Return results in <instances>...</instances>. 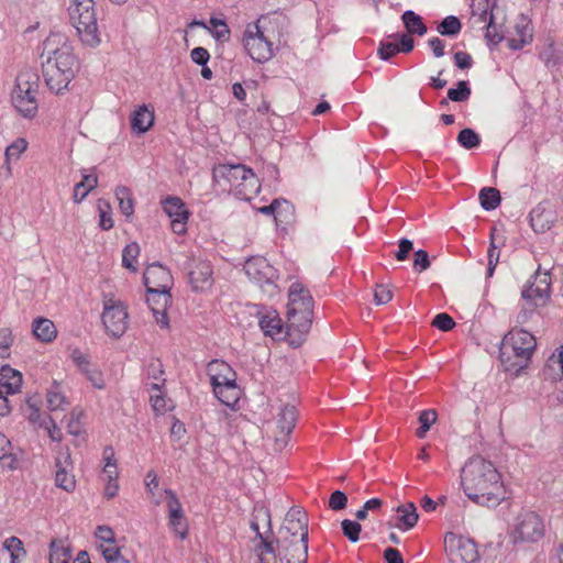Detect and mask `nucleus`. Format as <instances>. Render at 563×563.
Returning a JSON list of instances; mask_svg holds the SVG:
<instances>
[{
  "label": "nucleus",
  "mask_w": 563,
  "mask_h": 563,
  "mask_svg": "<svg viewBox=\"0 0 563 563\" xmlns=\"http://www.w3.org/2000/svg\"><path fill=\"white\" fill-rule=\"evenodd\" d=\"M42 74L47 88L56 95L69 90L79 70L71 41L63 33H51L43 42Z\"/></svg>",
  "instance_id": "f257e3e1"
},
{
  "label": "nucleus",
  "mask_w": 563,
  "mask_h": 563,
  "mask_svg": "<svg viewBox=\"0 0 563 563\" xmlns=\"http://www.w3.org/2000/svg\"><path fill=\"white\" fill-rule=\"evenodd\" d=\"M461 486L473 503L497 506L505 499V486L495 465L482 456L471 457L461 471Z\"/></svg>",
  "instance_id": "f03ea898"
},
{
  "label": "nucleus",
  "mask_w": 563,
  "mask_h": 563,
  "mask_svg": "<svg viewBox=\"0 0 563 563\" xmlns=\"http://www.w3.org/2000/svg\"><path fill=\"white\" fill-rule=\"evenodd\" d=\"M313 298L300 282H294L288 289L287 331L291 344H300L312 324Z\"/></svg>",
  "instance_id": "7ed1b4c3"
},
{
  "label": "nucleus",
  "mask_w": 563,
  "mask_h": 563,
  "mask_svg": "<svg viewBox=\"0 0 563 563\" xmlns=\"http://www.w3.org/2000/svg\"><path fill=\"white\" fill-rule=\"evenodd\" d=\"M213 183L222 190L242 200H251L261 190V184L252 169L244 165L222 164L213 168Z\"/></svg>",
  "instance_id": "20e7f679"
},
{
  "label": "nucleus",
  "mask_w": 563,
  "mask_h": 563,
  "mask_svg": "<svg viewBox=\"0 0 563 563\" xmlns=\"http://www.w3.org/2000/svg\"><path fill=\"white\" fill-rule=\"evenodd\" d=\"M537 342L536 338L522 329H511L503 339L499 355L506 371H518L528 364Z\"/></svg>",
  "instance_id": "39448f33"
},
{
  "label": "nucleus",
  "mask_w": 563,
  "mask_h": 563,
  "mask_svg": "<svg viewBox=\"0 0 563 563\" xmlns=\"http://www.w3.org/2000/svg\"><path fill=\"white\" fill-rule=\"evenodd\" d=\"M40 75L33 68H23L15 78L11 99L14 108L25 118H33L38 110Z\"/></svg>",
  "instance_id": "423d86ee"
},
{
  "label": "nucleus",
  "mask_w": 563,
  "mask_h": 563,
  "mask_svg": "<svg viewBox=\"0 0 563 563\" xmlns=\"http://www.w3.org/2000/svg\"><path fill=\"white\" fill-rule=\"evenodd\" d=\"M207 374L214 396L225 406L234 407L241 397L234 369L224 361L213 360L207 366Z\"/></svg>",
  "instance_id": "0eeeda50"
},
{
  "label": "nucleus",
  "mask_w": 563,
  "mask_h": 563,
  "mask_svg": "<svg viewBox=\"0 0 563 563\" xmlns=\"http://www.w3.org/2000/svg\"><path fill=\"white\" fill-rule=\"evenodd\" d=\"M68 13L81 42L90 47L98 46L101 37L98 32L93 0H71Z\"/></svg>",
  "instance_id": "6e6552de"
},
{
  "label": "nucleus",
  "mask_w": 563,
  "mask_h": 563,
  "mask_svg": "<svg viewBox=\"0 0 563 563\" xmlns=\"http://www.w3.org/2000/svg\"><path fill=\"white\" fill-rule=\"evenodd\" d=\"M276 542L277 547L285 548L308 544V517L302 509L292 507L288 510Z\"/></svg>",
  "instance_id": "1a4fd4ad"
},
{
  "label": "nucleus",
  "mask_w": 563,
  "mask_h": 563,
  "mask_svg": "<svg viewBox=\"0 0 563 563\" xmlns=\"http://www.w3.org/2000/svg\"><path fill=\"white\" fill-rule=\"evenodd\" d=\"M244 272L249 279L256 284L263 292L273 297L279 292L276 280L277 271L262 256H253L244 264Z\"/></svg>",
  "instance_id": "9d476101"
},
{
  "label": "nucleus",
  "mask_w": 563,
  "mask_h": 563,
  "mask_svg": "<svg viewBox=\"0 0 563 563\" xmlns=\"http://www.w3.org/2000/svg\"><path fill=\"white\" fill-rule=\"evenodd\" d=\"M243 46L256 63H265L274 57L273 43L266 36L260 21L246 25L243 34Z\"/></svg>",
  "instance_id": "9b49d317"
},
{
  "label": "nucleus",
  "mask_w": 563,
  "mask_h": 563,
  "mask_svg": "<svg viewBox=\"0 0 563 563\" xmlns=\"http://www.w3.org/2000/svg\"><path fill=\"white\" fill-rule=\"evenodd\" d=\"M265 521L268 527V531L272 530L271 512L264 507H255L253 512V520L251 521V528L255 532L254 542V554L258 560V563H277V554L273 542L268 541L263 533L260 531L258 521Z\"/></svg>",
  "instance_id": "f8f14e48"
},
{
  "label": "nucleus",
  "mask_w": 563,
  "mask_h": 563,
  "mask_svg": "<svg viewBox=\"0 0 563 563\" xmlns=\"http://www.w3.org/2000/svg\"><path fill=\"white\" fill-rule=\"evenodd\" d=\"M543 536L544 525L541 517L533 511H527L518 517L510 539L514 543H534Z\"/></svg>",
  "instance_id": "ddd939ff"
},
{
  "label": "nucleus",
  "mask_w": 563,
  "mask_h": 563,
  "mask_svg": "<svg viewBox=\"0 0 563 563\" xmlns=\"http://www.w3.org/2000/svg\"><path fill=\"white\" fill-rule=\"evenodd\" d=\"M551 278L538 271L522 289L521 297L533 307L544 306L550 298Z\"/></svg>",
  "instance_id": "4468645a"
},
{
  "label": "nucleus",
  "mask_w": 563,
  "mask_h": 563,
  "mask_svg": "<svg viewBox=\"0 0 563 563\" xmlns=\"http://www.w3.org/2000/svg\"><path fill=\"white\" fill-rule=\"evenodd\" d=\"M297 421V409L292 405H285L280 408L276 418V429L274 434V449L282 451L289 442L290 434L295 429Z\"/></svg>",
  "instance_id": "2eb2a0df"
},
{
  "label": "nucleus",
  "mask_w": 563,
  "mask_h": 563,
  "mask_svg": "<svg viewBox=\"0 0 563 563\" xmlns=\"http://www.w3.org/2000/svg\"><path fill=\"white\" fill-rule=\"evenodd\" d=\"M445 549L453 562L473 563L478 559L476 544L471 539L453 533L445 537Z\"/></svg>",
  "instance_id": "dca6fc26"
},
{
  "label": "nucleus",
  "mask_w": 563,
  "mask_h": 563,
  "mask_svg": "<svg viewBox=\"0 0 563 563\" xmlns=\"http://www.w3.org/2000/svg\"><path fill=\"white\" fill-rule=\"evenodd\" d=\"M129 327V312L126 305L121 300L108 298V334L121 338Z\"/></svg>",
  "instance_id": "f3484780"
},
{
  "label": "nucleus",
  "mask_w": 563,
  "mask_h": 563,
  "mask_svg": "<svg viewBox=\"0 0 563 563\" xmlns=\"http://www.w3.org/2000/svg\"><path fill=\"white\" fill-rule=\"evenodd\" d=\"M213 271L209 262L192 258L188 265V278L192 290L206 291L213 284Z\"/></svg>",
  "instance_id": "a211bd4d"
},
{
  "label": "nucleus",
  "mask_w": 563,
  "mask_h": 563,
  "mask_svg": "<svg viewBox=\"0 0 563 563\" xmlns=\"http://www.w3.org/2000/svg\"><path fill=\"white\" fill-rule=\"evenodd\" d=\"M143 278L147 291L169 292L174 283L169 269L159 263L148 265Z\"/></svg>",
  "instance_id": "6ab92c4d"
},
{
  "label": "nucleus",
  "mask_w": 563,
  "mask_h": 563,
  "mask_svg": "<svg viewBox=\"0 0 563 563\" xmlns=\"http://www.w3.org/2000/svg\"><path fill=\"white\" fill-rule=\"evenodd\" d=\"M163 209L170 219V228L176 234H184L187 231L189 212L178 197H168L163 201Z\"/></svg>",
  "instance_id": "aec40b11"
},
{
  "label": "nucleus",
  "mask_w": 563,
  "mask_h": 563,
  "mask_svg": "<svg viewBox=\"0 0 563 563\" xmlns=\"http://www.w3.org/2000/svg\"><path fill=\"white\" fill-rule=\"evenodd\" d=\"M413 38L408 34H391L382 40L377 54L383 60H388L399 52L409 53L413 49Z\"/></svg>",
  "instance_id": "412c9836"
},
{
  "label": "nucleus",
  "mask_w": 563,
  "mask_h": 563,
  "mask_svg": "<svg viewBox=\"0 0 563 563\" xmlns=\"http://www.w3.org/2000/svg\"><path fill=\"white\" fill-rule=\"evenodd\" d=\"M165 495L169 526L176 536L180 539H185L188 534V525L184 516L181 504L173 490L165 489Z\"/></svg>",
  "instance_id": "4be33fe9"
},
{
  "label": "nucleus",
  "mask_w": 563,
  "mask_h": 563,
  "mask_svg": "<svg viewBox=\"0 0 563 563\" xmlns=\"http://www.w3.org/2000/svg\"><path fill=\"white\" fill-rule=\"evenodd\" d=\"M533 38V27L531 21L521 14L515 24L514 32L507 37V45L514 51L521 49L530 44Z\"/></svg>",
  "instance_id": "5701e85b"
},
{
  "label": "nucleus",
  "mask_w": 563,
  "mask_h": 563,
  "mask_svg": "<svg viewBox=\"0 0 563 563\" xmlns=\"http://www.w3.org/2000/svg\"><path fill=\"white\" fill-rule=\"evenodd\" d=\"M55 483L59 488L70 493L76 487V479L73 474V463L68 452L60 453L56 460Z\"/></svg>",
  "instance_id": "b1692460"
},
{
  "label": "nucleus",
  "mask_w": 563,
  "mask_h": 563,
  "mask_svg": "<svg viewBox=\"0 0 563 563\" xmlns=\"http://www.w3.org/2000/svg\"><path fill=\"white\" fill-rule=\"evenodd\" d=\"M156 322L162 328H168L167 308L170 303V292L165 291H147L146 299Z\"/></svg>",
  "instance_id": "393cba45"
},
{
  "label": "nucleus",
  "mask_w": 563,
  "mask_h": 563,
  "mask_svg": "<svg viewBox=\"0 0 563 563\" xmlns=\"http://www.w3.org/2000/svg\"><path fill=\"white\" fill-rule=\"evenodd\" d=\"M70 357L96 388H103L104 379L102 372L91 364L86 354L76 349L71 352Z\"/></svg>",
  "instance_id": "a878e982"
},
{
  "label": "nucleus",
  "mask_w": 563,
  "mask_h": 563,
  "mask_svg": "<svg viewBox=\"0 0 563 563\" xmlns=\"http://www.w3.org/2000/svg\"><path fill=\"white\" fill-rule=\"evenodd\" d=\"M555 221L556 214L554 210L545 205L540 203L530 212V224L537 233L547 232L552 228Z\"/></svg>",
  "instance_id": "bb28decb"
},
{
  "label": "nucleus",
  "mask_w": 563,
  "mask_h": 563,
  "mask_svg": "<svg viewBox=\"0 0 563 563\" xmlns=\"http://www.w3.org/2000/svg\"><path fill=\"white\" fill-rule=\"evenodd\" d=\"M154 123V109L151 106H139L131 115V128L137 135L145 133Z\"/></svg>",
  "instance_id": "cd10ccee"
},
{
  "label": "nucleus",
  "mask_w": 563,
  "mask_h": 563,
  "mask_svg": "<svg viewBox=\"0 0 563 563\" xmlns=\"http://www.w3.org/2000/svg\"><path fill=\"white\" fill-rule=\"evenodd\" d=\"M22 387V374L4 365L0 368V388L7 394H18Z\"/></svg>",
  "instance_id": "c85d7f7f"
},
{
  "label": "nucleus",
  "mask_w": 563,
  "mask_h": 563,
  "mask_svg": "<svg viewBox=\"0 0 563 563\" xmlns=\"http://www.w3.org/2000/svg\"><path fill=\"white\" fill-rule=\"evenodd\" d=\"M32 330L34 336L43 343H51L57 336L56 325L47 318L38 317L34 319Z\"/></svg>",
  "instance_id": "c756f323"
},
{
  "label": "nucleus",
  "mask_w": 563,
  "mask_h": 563,
  "mask_svg": "<svg viewBox=\"0 0 563 563\" xmlns=\"http://www.w3.org/2000/svg\"><path fill=\"white\" fill-rule=\"evenodd\" d=\"M260 327L265 335L279 339L284 334L283 321L277 311H269L260 318Z\"/></svg>",
  "instance_id": "7c9ffc66"
},
{
  "label": "nucleus",
  "mask_w": 563,
  "mask_h": 563,
  "mask_svg": "<svg viewBox=\"0 0 563 563\" xmlns=\"http://www.w3.org/2000/svg\"><path fill=\"white\" fill-rule=\"evenodd\" d=\"M282 563H307L308 544H297L291 548L278 547Z\"/></svg>",
  "instance_id": "2f4dec72"
},
{
  "label": "nucleus",
  "mask_w": 563,
  "mask_h": 563,
  "mask_svg": "<svg viewBox=\"0 0 563 563\" xmlns=\"http://www.w3.org/2000/svg\"><path fill=\"white\" fill-rule=\"evenodd\" d=\"M150 386V401L153 410L157 415H163L172 409L170 401L166 398L165 394L162 391V387L158 382L148 383Z\"/></svg>",
  "instance_id": "473e14b6"
},
{
  "label": "nucleus",
  "mask_w": 563,
  "mask_h": 563,
  "mask_svg": "<svg viewBox=\"0 0 563 563\" xmlns=\"http://www.w3.org/2000/svg\"><path fill=\"white\" fill-rule=\"evenodd\" d=\"M396 511L398 515L397 527L399 529L409 530L417 525L419 516L413 503L400 505L397 507Z\"/></svg>",
  "instance_id": "72a5a7b5"
},
{
  "label": "nucleus",
  "mask_w": 563,
  "mask_h": 563,
  "mask_svg": "<svg viewBox=\"0 0 563 563\" xmlns=\"http://www.w3.org/2000/svg\"><path fill=\"white\" fill-rule=\"evenodd\" d=\"M114 197L121 213L125 216L126 219H130L134 213V199L131 190L128 187L119 186L114 190Z\"/></svg>",
  "instance_id": "f704fd0d"
},
{
  "label": "nucleus",
  "mask_w": 563,
  "mask_h": 563,
  "mask_svg": "<svg viewBox=\"0 0 563 563\" xmlns=\"http://www.w3.org/2000/svg\"><path fill=\"white\" fill-rule=\"evenodd\" d=\"M71 553L62 539H53L49 543V563H69Z\"/></svg>",
  "instance_id": "c9c22d12"
},
{
  "label": "nucleus",
  "mask_w": 563,
  "mask_h": 563,
  "mask_svg": "<svg viewBox=\"0 0 563 563\" xmlns=\"http://www.w3.org/2000/svg\"><path fill=\"white\" fill-rule=\"evenodd\" d=\"M98 185V178L93 174L84 175L82 179L74 187L73 199L76 203L81 202L88 194Z\"/></svg>",
  "instance_id": "e433bc0d"
},
{
  "label": "nucleus",
  "mask_w": 563,
  "mask_h": 563,
  "mask_svg": "<svg viewBox=\"0 0 563 563\" xmlns=\"http://www.w3.org/2000/svg\"><path fill=\"white\" fill-rule=\"evenodd\" d=\"M108 563H131L126 549L119 548L113 539V532L108 528Z\"/></svg>",
  "instance_id": "4c0bfd02"
},
{
  "label": "nucleus",
  "mask_w": 563,
  "mask_h": 563,
  "mask_svg": "<svg viewBox=\"0 0 563 563\" xmlns=\"http://www.w3.org/2000/svg\"><path fill=\"white\" fill-rule=\"evenodd\" d=\"M402 21L408 31V35L409 34H418V35L422 36L427 33V26L422 22L421 16L411 10H407L404 12Z\"/></svg>",
  "instance_id": "58836bf2"
},
{
  "label": "nucleus",
  "mask_w": 563,
  "mask_h": 563,
  "mask_svg": "<svg viewBox=\"0 0 563 563\" xmlns=\"http://www.w3.org/2000/svg\"><path fill=\"white\" fill-rule=\"evenodd\" d=\"M481 206L485 210H494L500 203V194L496 188L486 187L479 191Z\"/></svg>",
  "instance_id": "ea45409f"
},
{
  "label": "nucleus",
  "mask_w": 563,
  "mask_h": 563,
  "mask_svg": "<svg viewBox=\"0 0 563 563\" xmlns=\"http://www.w3.org/2000/svg\"><path fill=\"white\" fill-rule=\"evenodd\" d=\"M140 255V246L137 243L132 242L128 244L122 252V265L123 267L135 273L137 271L136 261Z\"/></svg>",
  "instance_id": "a19ab883"
},
{
  "label": "nucleus",
  "mask_w": 563,
  "mask_h": 563,
  "mask_svg": "<svg viewBox=\"0 0 563 563\" xmlns=\"http://www.w3.org/2000/svg\"><path fill=\"white\" fill-rule=\"evenodd\" d=\"M540 59L545 64L547 67L553 68L559 66L563 62V56L559 52L553 43L548 44L539 54Z\"/></svg>",
  "instance_id": "79ce46f5"
},
{
  "label": "nucleus",
  "mask_w": 563,
  "mask_h": 563,
  "mask_svg": "<svg viewBox=\"0 0 563 563\" xmlns=\"http://www.w3.org/2000/svg\"><path fill=\"white\" fill-rule=\"evenodd\" d=\"M462 24L454 15H448L438 25L437 31L444 36H455L461 32Z\"/></svg>",
  "instance_id": "37998d69"
},
{
  "label": "nucleus",
  "mask_w": 563,
  "mask_h": 563,
  "mask_svg": "<svg viewBox=\"0 0 563 563\" xmlns=\"http://www.w3.org/2000/svg\"><path fill=\"white\" fill-rule=\"evenodd\" d=\"M119 471L115 461L108 456V498L115 497L119 493L120 486L118 482Z\"/></svg>",
  "instance_id": "c03bdc74"
},
{
  "label": "nucleus",
  "mask_w": 563,
  "mask_h": 563,
  "mask_svg": "<svg viewBox=\"0 0 563 563\" xmlns=\"http://www.w3.org/2000/svg\"><path fill=\"white\" fill-rule=\"evenodd\" d=\"M3 548L10 553L12 563L19 562L25 555L23 543L16 537L5 539Z\"/></svg>",
  "instance_id": "a18cd8bd"
},
{
  "label": "nucleus",
  "mask_w": 563,
  "mask_h": 563,
  "mask_svg": "<svg viewBox=\"0 0 563 563\" xmlns=\"http://www.w3.org/2000/svg\"><path fill=\"white\" fill-rule=\"evenodd\" d=\"M435 410L429 409L420 412L419 422L420 427L417 430V437L423 439L431 426L437 421Z\"/></svg>",
  "instance_id": "49530a36"
},
{
  "label": "nucleus",
  "mask_w": 563,
  "mask_h": 563,
  "mask_svg": "<svg viewBox=\"0 0 563 563\" xmlns=\"http://www.w3.org/2000/svg\"><path fill=\"white\" fill-rule=\"evenodd\" d=\"M471 96V88L468 82L461 80L457 82L456 88H450L448 90V98L454 102H463L468 100Z\"/></svg>",
  "instance_id": "de8ad7c7"
},
{
  "label": "nucleus",
  "mask_w": 563,
  "mask_h": 563,
  "mask_svg": "<svg viewBox=\"0 0 563 563\" xmlns=\"http://www.w3.org/2000/svg\"><path fill=\"white\" fill-rule=\"evenodd\" d=\"M210 31L217 41H228L230 38V29L228 24L218 18L209 20Z\"/></svg>",
  "instance_id": "09e8293b"
},
{
  "label": "nucleus",
  "mask_w": 563,
  "mask_h": 563,
  "mask_svg": "<svg viewBox=\"0 0 563 563\" xmlns=\"http://www.w3.org/2000/svg\"><path fill=\"white\" fill-rule=\"evenodd\" d=\"M341 528H342L343 534L352 543H356L360 540V533L362 531V526L358 521L344 519L341 521Z\"/></svg>",
  "instance_id": "8fccbe9b"
},
{
  "label": "nucleus",
  "mask_w": 563,
  "mask_h": 563,
  "mask_svg": "<svg viewBox=\"0 0 563 563\" xmlns=\"http://www.w3.org/2000/svg\"><path fill=\"white\" fill-rule=\"evenodd\" d=\"M494 10H482L478 12L471 11V23L474 27H478L479 30H484L486 25L492 24L494 22Z\"/></svg>",
  "instance_id": "3c124183"
},
{
  "label": "nucleus",
  "mask_w": 563,
  "mask_h": 563,
  "mask_svg": "<svg viewBox=\"0 0 563 563\" xmlns=\"http://www.w3.org/2000/svg\"><path fill=\"white\" fill-rule=\"evenodd\" d=\"M14 342V336L11 329H0V358H8L10 356V350Z\"/></svg>",
  "instance_id": "603ef678"
},
{
  "label": "nucleus",
  "mask_w": 563,
  "mask_h": 563,
  "mask_svg": "<svg viewBox=\"0 0 563 563\" xmlns=\"http://www.w3.org/2000/svg\"><path fill=\"white\" fill-rule=\"evenodd\" d=\"M26 151V143H11L5 148V165L8 175H11V162L20 158L21 154Z\"/></svg>",
  "instance_id": "864d4df0"
},
{
  "label": "nucleus",
  "mask_w": 563,
  "mask_h": 563,
  "mask_svg": "<svg viewBox=\"0 0 563 563\" xmlns=\"http://www.w3.org/2000/svg\"><path fill=\"white\" fill-rule=\"evenodd\" d=\"M500 250L496 246L494 240V233L490 234V244L487 252V276L492 277L494 275L495 268L499 262Z\"/></svg>",
  "instance_id": "5fc2aeb1"
},
{
  "label": "nucleus",
  "mask_w": 563,
  "mask_h": 563,
  "mask_svg": "<svg viewBox=\"0 0 563 563\" xmlns=\"http://www.w3.org/2000/svg\"><path fill=\"white\" fill-rule=\"evenodd\" d=\"M0 460H9L8 467L16 468L18 460L11 454V443L4 434L0 432Z\"/></svg>",
  "instance_id": "6e6d98bb"
},
{
  "label": "nucleus",
  "mask_w": 563,
  "mask_h": 563,
  "mask_svg": "<svg viewBox=\"0 0 563 563\" xmlns=\"http://www.w3.org/2000/svg\"><path fill=\"white\" fill-rule=\"evenodd\" d=\"M65 404H66V399H65L64 395L57 389V387H54L48 390L47 407L51 410L62 409Z\"/></svg>",
  "instance_id": "4d7b16f0"
},
{
  "label": "nucleus",
  "mask_w": 563,
  "mask_h": 563,
  "mask_svg": "<svg viewBox=\"0 0 563 563\" xmlns=\"http://www.w3.org/2000/svg\"><path fill=\"white\" fill-rule=\"evenodd\" d=\"M432 325L441 331H450L455 327V321L448 313H439L432 320Z\"/></svg>",
  "instance_id": "13d9d810"
},
{
  "label": "nucleus",
  "mask_w": 563,
  "mask_h": 563,
  "mask_svg": "<svg viewBox=\"0 0 563 563\" xmlns=\"http://www.w3.org/2000/svg\"><path fill=\"white\" fill-rule=\"evenodd\" d=\"M163 365L162 363L156 360L152 361L147 366V375L150 379H153V382H158L161 387L164 386L165 379L163 378Z\"/></svg>",
  "instance_id": "bf43d9fd"
},
{
  "label": "nucleus",
  "mask_w": 563,
  "mask_h": 563,
  "mask_svg": "<svg viewBox=\"0 0 563 563\" xmlns=\"http://www.w3.org/2000/svg\"><path fill=\"white\" fill-rule=\"evenodd\" d=\"M393 299V292L388 286L378 284L374 291V300L377 305L388 303Z\"/></svg>",
  "instance_id": "052dcab7"
},
{
  "label": "nucleus",
  "mask_w": 563,
  "mask_h": 563,
  "mask_svg": "<svg viewBox=\"0 0 563 563\" xmlns=\"http://www.w3.org/2000/svg\"><path fill=\"white\" fill-rule=\"evenodd\" d=\"M347 497L341 490H335L331 494L329 499V507L334 511L342 510L346 507Z\"/></svg>",
  "instance_id": "680f3d73"
},
{
  "label": "nucleus",
  "mask_w": 563,
  "mask_h": 563,
  "mask_svg": "<svg viewBox=\"0 0 563 563\" xmlns=\"http://www.w3.org/2000/svg\"><path fill=\"white\" fill-rule=\"evenodd\" d=\"M81 412L80 411H71L67 419V430L73 435H78L81 432V422H80Z\"/></svg>",
  "instance_id": "e2e57ef3"
},
{
  "label": "nucleus",
  "mask_w": 563,
  "mask_h": 563,
  "mask_svg": "<svg viewBox=\"0 0 563 563\" xmlns=\"http://www.w3.org/2000/svg\"><path fill=\"white\" fill-rule=\"evenodd\" d=\"M484 30H486L485 37L489 45L496 46L504 40V35L497 30L494 22L486 25Z\"/></svg>",
  "instance_id": "0e129e2a"
},
{
  "label": "nucleus",
  "mask_w": 563,
  "mask_h": 563,
  "mask_svg": "<svg viewBox=\"0 0 563 563\" xmlns=\"http://www.w3.org/2000/svg\"><path fill=\"white\" fill-rule=\"evenodd\" d=\"M429 255L424 250H418L415 253L413 268L423 272L430 267Z\"/></svg>",
  "instance_id": "69168bd1"
},
{
  "label": "nucleus",
  "mask_w": 563,
  "mask_h": 563,
  "mask_svg": "<svg viewBox=\"0 0 563 563\" xmlns=\"http://www.w3.org/2000/svg\"><path fill=\"white\" fill-rule=\"evenodd\" d=\"M190 58L197 65L206 66L208 60H209V58H210V54H209V52L205 47H200L199 46V47H195L190 52Z\"/></svg>",
  "instance_id": "338daca9"
},
{
  "label": "nucleus",
  "mask_w": 563,
  "mask_h": 563,
  "mask_svg": "<svg viewBox=\"0 0 563 563\" xmlns=\"http://www.w3.org/2000/svg\"><path fill=\"white\" fill-rule=\"evenodd\" d=\"M384 559H385L386 563H404L402 555L395 548L385 549Z\"/></svg>",
  "instance_id": "774afa93"
}]
</instances>
